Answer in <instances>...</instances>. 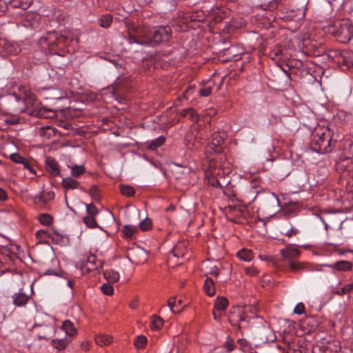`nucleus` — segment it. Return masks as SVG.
I'll return each instance as SVG.
<instances>
[{
  "instance_id": "nucleus-39",
  "label": "nucleus",
  "mask_w": 353,
  "mask_h": 353,
  "mask_svg": "<svg viewBox=\"0 0 353 353\" xmlns=\"http://www.w3.org/2000/svg\"><path fill=\"white\" fill-rule=\"evenodd\" d=\"M147 342V339L145 336L140 335L138 336L134 341V345L138 348L143 347Z\"/></svg>"
},
{
  "instance_id": "nucleus-8",
  "label": "nucleus",
  "mask_w": 353,
  "mask_h": 353,
  "mask_svg": "<svg viewBox=\"0 0 353 353\" xmlns=\"http://www.w3.org/2000/svg\"><path fill=\"white\" fill-rule=\"evenodd\" d=\"M46 168L48 172L54 176L60 174V169L58 162L52 157H47L46 160Z\"/></svg>"
},
{
  "instance_id": "nucleus-2",
  "label": "nucleus",
  "mask_w": 353,
  "mask_h": 353,
  "mask_svg": "<svg viewBox=\"0 0 353 353\" xmlns=\"http://www.w3.org/2000/svg\"><path fill=\"white\" fill-rule=\"evenodd\" d=\"M328 32L339 42L346 43L353 37V26L347 19L337 20L328 26Z\"/></svg>"
},
{
  "instance_id": "nucleus-35",
  "label": "nucleus",
  "mask_w": 353,
  "mask_h": 353,
  "mask_svg": "<svg viewBox=\"0 0 353 353\" xmlns=\"http://www.w3.org/2000/svg\"><path fill=\"white\" fill-rule=\"evenodd\" d=\"M283 54V50L281 46L275 47L269 54V57L272 59H276L277 57Z\"/></svg>"
},
{
  "instance_id": "nucleus-37",
  "label": "nucleus",
  "mask_w": 353,
  "mask_h": 353,
  "mask_svg": "<svg viewBox=\"0 0 353 353\" xmlns=\"http://www.w3.org/2000/svg\"><path fill=\"white\" fill-rule=\"evenodd\" d=\"M352 290H353V283H348V284L345 285L344 287H343L341 288V291L336 292V294L342 296V295L350 293Z\"/></svg>"
},
{
  "instance_id": "nucleus-49",
  "label": "nucleus",
  "mask_w": 353,
  "mask_h": 353,
  "mask_svg": "<svg viewBox=\"0 0 353 353\" xmlns=\"http://www.w3.org/2000/svg\"><path fill=\"white\" fill-rule=\"evenodd\" d=\"M89 192L90 195L94 198L97 199L98 196V188L97 185H92L90 188Z\"/></svg>"
},
{
  "instance_id": "nucleus-24",
  "label": "nucleus",
  "mask_w": 353,
  "mask_h": 353,
  "mask_svg": "<svg viewBox=\"0 0 353 353\" xmlns=\"http://www.w3.org/2000/svg\"><path fill=\"white\" fill-rule=\"evenodd\" d=\"M55 128L47 125L41 128L39 134L40 136L49 139L55 135Z\"/></svg>"
},
{
  "instance_id": "nucleus-38",
  "label": "nucleus",
  "mask_w": 353,
  "mask_h": 353,
  "mask_svg": "<svg viewBox=\"0 0 353 353\" xmlns=\"http://www.w3.org/2000/svg\"><path fill=\"white\" fill-rule=\"evenodd\" d=\"M101 290L103 292V294L108 296H110L113 294L114 290L112 285L108 283L103 284L101 286Z\"/></svg>"
},
{
  "instance_id": "nucleus-40",
  "label": "nucleus",
  "mask_w": 353,
  "mask_h": 353,
  "mask_svg": "<svg viewBox=\"0 0 353 353\" xmlns=\"http://www.w3.org/2000/svg\"><path fill=\"white\" fill-rule=\"evenodd\" d=\"M10 159L16 163H23L25 159V157H22L18 153H14L10 154Z\"/></svg>"
},
{
  "instance_id": "nucleus-25",
  "label": "nucleus",
  "mask_w": 353,
  "mask_h": 353,
  "mask_svg": "<svg viewBox=\"0 0 353 353\" xmlns=\"http://www.w3.org/2000/svg\"><path fill=\"white\" fill-rule=\"evenodd\" d=\"M32 3V0H11V4L13 7L26 10Z\"/></svg>"
},
{
  "instance_id": "nucleus-54",
  "label": "nucleus",
  "mask_w": 353,
  "mask_h": 353,
  "mask_svg": "<svg viewBox=\"0 0 353 353\" xmlns=\"http://www.w3.org/2000/svg\"><path fill=\"white\" fill-rule=\"evenodd\" d=\"M8 199V195L6 191L0 188V201H6Z\"/></svg>"
},
{
  "instance_id": "nucleus-46",
  "label": "nucleus",
  "mask_w": 353,
  "mask_h": 353,
  "mask_svg": "<svg viewBox=\"0 0 353 353\" xmlns=\"http://www.w3.org/2000/svg\"><path fill=\"white\" fill-rule=\"evenodd\" d=\"M239 324L242 325V323L247 322V315L245 314L244 311L241 308L239 310Z\"/></svg>"
},
{
  "instance_id": "nucleus-13",
  "label": "nucleus",
  "mask_w": 353,
  "mask_h": 353,
  "mask_svg": "<svg viewBox=\"0 0 353 353\" xmlns=\"http://www.w3.org/2000/svg\"><path fill=\"white\" fill-rule=\"evenodd\" d=\"M279 229L281 233L288 236V237H291L298 232L296 229L292 227L291 222H283L279 226Z\"/></svg>"
},
{
  "instance_id": "nucleus-58",
  "label": "nucleus",
  "mask_w": 353,
  "mask_h": 353,
  "mask_svg": "<svg viewBox=\"0 0 353 353\" xmlns=\"http://www.w3.org/2000/svg\"><path fill=\"white\" fill-rule=\"evenodd\" d=\"M225 347L228 352H231L234 349V345L231 342H226Z\"/></svg>"
},
{
  "instance_id": "nucleus-31",
  "label": "nucleus",
  "mask_w": 353,
  "mask_h": 353,
  "mask_svg": "<svg viewBox=\"0 0 353 353\" xmlns=\"http://www.w3.org/2000/svg\"><path fill=\"white\" fill-rule=\"evenodd\" d=\"M163 325V319L157 316H154L150 323L152 330H159Z\"/></svg>"
},
{
  "instance_id": "nucleus-9",
  "label": "nucleus",
  "mask_w": 353,
  "mask_h": 353,
  "mask_svg": "<svg viewBox=\"0 0 353 353\" xmlns=\"http://www.w3.org/2000/svg\"><path fill=\"white\" fill-rule=\"evenodd\" d=\"M119 227H121V232L123 237L127 239H133L135 238V234L138 232L139 229L132 225H125L121 226L120 222H117Z\"/></svg>"
},
{
  "instance_id": "nucleus-19",
  "label": "nucleus",
  "mask_w": 353,
  "mask_h": 353,
  "mask_svg": "<svg viewBox=\"0 0 353 353\" xmlns=\"http://www.w3.org/2000/svg\"><path fill=\"white\" fill-rule=\"evenodd\" d=\"M112 342V337L105 334H99L95 337V343L99 345H108Z\"/></svg>"
},
{
  "instance_id": "nucleus-16",
  "label": "nucleus",
  "mask_w": 353,
  "mask_h": 353,
  "mask_svg": "<svg viewBox=\"0 0 353 353\" xmlns=\"http://www.w3.org/2000/svg\"><path fill=\"white\" fill-rule=\"evenodd\" d=\"M203 290L209 296H213L215 294L216 292V287L214 281L211 277H207L205 279L204 285H203Z\"/></svg>"
},
{
  "instance_id": "nucleus-64",
  "label": "nucleus",
  "mask_w": 353,
  "mask_h": 353,
  "mask_svg": "<svg viewBox=\"0 0 353 353\" xmlns=\"http://www.w3.org/2000/svg\"><path fill=\"white\" fill-rule=\"evenodd\" d=\"M137 303H136V302H134V303H132L130 304V307H132V308H133V309L137 308Z\"/></svg>"
},
{
  "instance_id": "nucleus-36",
  "label": "nucleus",
  "mask_w": 353,
  "mask_h": 353,
  "mask_svg": "<svg viewBox=\"0 0 353 353\" xmlns=\"http://www.w3.org/2000/svg\"><path fill=\"white\" fill-rule=\"evenodd\" d=\"M191 138H192V136L189 134H188L185 137V140L187 141V147L191 150L197 148L199 146V142L196 140H194L193 142H191L190 141Z\"/></svg>"
},
{
  "instance_id": "nucleus-12",
  "label": "nucleus",
  "mask_w": 353,
  "mask_h": 353,
  "mask_svg": "<svg viewBox=\"0 0 353 353\" xmlns=\"http://www.w3.org/2000/svg\"><path fill=\"white\" fill-rule=\"evenodd\" d=\"M188 243L186 241L179 242L173 248L172 252L175 257H184L188 253Z\"/></svg>"
},
{
  "instance_id": "nucleus-57",
  "label": "nucleus",
  "mask_w": 353,
  "mask_h": 353,
  "mask_svg": "<svg viewBox=\"0 0 353 353\" xmlns=\"http://www.w3.org/2000/svg\"><path fill=\"white\" fill-rule=\"evenodd\" d=\"M88 228H94L98 227L97 222H84Z\"/></svg>"
},
{
  "instance_id": "nucleus-7",
  "label": "nucleus",
  "mask_w": 353,
  "mask_h": 353,
  "mask_svg": "<svg viewBox=\"0 0 353 353\" xmlns=\"http://www.w3.org/2000/svg\"><path fill=\"white\" fill-rule=\"evenodd\" d=\"M300 251L298 249L290 247L286 248L281 250V254L285 261V265L288 264V261H294L300 255Z\"/></svg>"
},
{
  "instance_id": "nucleus-14",
  "label": "nucleus",
  "mask_w": 353,
  "mask_h": 353,
  "mask_svg": "<svg viewBox=\"0 0 353 353\" xmlns=\"http://www.w3.org/2000/svg\"><path fill=\"white\" fill-rule=\"evenodd\" d=\"M168 305L173 313H179L184 305H182L181 299L176 300L174 296L170 297L168 301Z\"/></svg>"
},
{
  "instance_id": "nucleus-17",
  "label": "nucleus",
  "mask_w": 353,
  "mask_h": 353,
  "mask_svg": "<svg viewBox=\"0 0 353 353\" xmlns=\"http://www.w3.org/2000/svg\"><path fill=\"white\" fill-rule=\"evenodd\" d=\"M12 299H13V303L15 305L21 307V306L25 305L27 303V302L29 299V297L24 293H18V294H14L12 296Z\"/></svg>"
},
{
  "instance_id": "nucleus-51",
  "label": "nucleus",
  "mask_w": 353,
  "mask_h": 353,
  "mask_svg": "<svg viewBox=\"0 0 353 353\" xmlns=\"http://www.w3.org/2000/svg\"><path fill=\"white\" fill-rule=\"evenodd\" d=\"M23 161V162L21 163V164H22L23 165L24 168L28 170L30 172L34 173V170L32 168L30 161L28 160H27L26 158H25L24 161Z\"/></svg>"
},
{
  "instance_id": "nucleus-30",
  "label": "nucleus",
  "mask_w": 353,
  "mask_h": 353,
  "mask_svg": "<svg viewBox=\"0 0 353 353\" xmlns=\"http://www.w3.org/2000/svg\"><path fill=\"white\" fill-rule=\"evenodd\" d=\"M71 174L74 177H79L85 172V168L82 165H75L70 167Z\"/></svg>"
},
{
  "instance_id": "nucleus-4",
  "label": "nucleus",
  "mask_w": 353,
  "mask_h": 353,
  "mask_svg": "<svg viewBox=\"0 0 353 353\" xmlns=\"http://www.w3.org/2000/svg\"><path fill=\"white\" fill-rule=\"evenodd\" d=\"M47 225L46 230H39L37 232V236L38 237H43L46 236L51 238L52 241H59L63 239L65 236V233L63 230H57L52 226V222H45Z\"/></svg>"
},
{
  "instance_id": "nucleus-6",
  "label": "nucleus",
  "mask_w": 353,
  "mask_h": 353,
  "mask_svg": "<svg viewBox=\"0 0 353 353\" xmlns=\"http://www.w3.org/2000/svg\"><path fill=\"white\" fill-rule=\"evenodd\" d=\"M228 306V300L224 296H218L214 300L212 314L214 320L219 321L221 316V312Z\"/></svg>"
},
{
  "instance_id": "nucleus-41",
  "label": "nucleus",
  "mask_w": 353,
  "mask_h": 353,
  "mask_svg": "<svg viewBox=\"0 0 353 353\" xmlns=\"http://www.w3.org/2000/svg\"><path fill=\"white\" fill-rule=\"evenodd\" d=\"M188 111H189L188 116H189L190 119H191V121H192L194 122L198 121L199 114L196 112V111L192 108H189Z\"/></svg>"
},
{
  "instance_id": "nucleus-62",
  "label": "nucleus",
  "mask_w": 353,
  "mask_h": 353,
  "mask_svg": "<svg viewBox=\"0 0 353 353\" xmlns=\"http://www.w3.org/2000/svg\"><path fill=\"white\" fill-rule=\"evenodd\" d=\"M65 39H66L65 37L61 35L59 38L57 39V42L61 43V42L65 41Z\"/></svg>"
},
{
  "instance_id": "nucleus-20",
  "label": "nucleus",
  "mask_w": 353,
  "mask_h": 353,
  "mask_svg": "<svg viewBox=\"0 0 353 353\" xmlns=\"http://www.w3.org/2000/svg\"><path fill=\"white\" fill-rule=\"evenodd\" d=\"M239 310L240 307L235 308L234 311L231 312L229 316V322L232 326H237L240 330L243 326L239 324Z\"/></svg>"
},
{
  "instance_id": "nucleus-45",
  "label": "nucleus",
  "mask_w": 353,
  "mask_h": 353,
  "mask_svg": "<svg viewBox=\"0 0 353 353\" xmlns=\"http://www.w3.org/2000/svg\"><path fill=\"white\" fill-rule=\"evenodd\" d=\"M245 270L246 274L251 276H256L258 274V270L254 267L246 268Z\"/></svg>"
},
{
  "instance_id": "nucleus-3",
  "label": "nucleus",
  "mask_w": 353,
  "mask_h": 353,
  "mask_svg": "<svg viewBox=\"0 0 353 353\" xmlns=\"http://www.w3.org/2000/svg\"><path fill=\"white\" fill-rule=\"evenodd\" d=\"M171 28L170 26H159L152 32V37L148 41L138 39L129 33L128 41L130 43H138L141 45L154 46L163 42H167L171 37Z\"/></svg>"
},
{
  "instance_id": "nucleus-34",
  "label": "nucleus",
  "mask_w": 353,
  "mask_h": 353,
  "mask_svg": "<svg viewBox=\"0 0 353 353\" xmlns=\"http://www.w3.org/2000/svg\"><path fill=\"white\" fill-rule=\"evenodd\" d=\"M69 341H70L68 339L53 340L52 343L56 348L59 350H63L65 348Z\"/></svg>"
},
{
  "instance_id": "nucleus-60",
  "label": "nucleus",
  "mask_w": 353,
  "mask_h": 353,
  "mask_svg": "<svg viewBox=\"0 0 353 353\" xmlns=\"http://www.w3.org/2000/svg\"><path fill=\"white\" fill-rule=\"evenodd\" d=\"M11 95L14 97V99L17 101H23V99L21 97L19 96L18 94H17L14 92L13 94H12Z\"/></svg>"
},
{
  "instance_id": "nucleus-22",
  "label": "nucleus",
  "mask_w": 353,
  "mask_h": 353,
  "mask_svg": "<svg viewBox=\"0 0 353 353\" xmlns=\"http://www.w3.org/2000/svg\"><path fill=\"white\" fill-rule=\"evenodd\" d=\"M165 141V139L163 136H160L156 139L148 142L147 148L150 150H155L157 148L163 145Z\"/></svg>"
},
{
  "instance_id": "nucleus-44",
  "label": "nucleus",
  "mask_w": 353,
  "mask_h": 353,
  "mask_svg": "<svg viewBox=\"0 0 353 353\" xmlns=\"http://www.w3.org/2000/svg\"><path fill=\"white\" fill-rule=\"evenodd\" d=\"M294 312L296 314H302L305 312V305L303 303H298L294 309Z\"/></svg>"
},
{
  "instance_id": "nucleus-47",
  "label": "nucleus",
  "mask_w": 353,
  "mask_h": 353,
  "mask_svg": "<svg viewBox=\"0 0 353 353\" xmlns=\"http://www.w3.org/2000/svg\"><path fill=\"white\" fill-rule=\"evenodd\" d=\"M277 5H278V1L277 0H272L271 1L269 2L268 5V6H265V8H264L265 10H274L277 8Z\"/></svg>"
},
{
  "instance_id": "nucleus-43",
  "label": "nucleus",
  "mask_w": 353,
  "mask_h": 353,
  "mask_svg": "<svg viewBox=\"0 0 353 353\" xmlns=\"http://www.w3.org/2000/svg\"><path fill=\"white\" fill-rule=\"evenodd\" d=\"M212 88L211 86L203 88L200 89L199 94L202 97H208L212 93Z\"/></svg>"
},
{
  "instance_id": "nucleus-42",
  "label": "nucleus",
  "mask_w": 353,
  "mask_h": 353,
  "mask_svg": "<svg viewBox=\"0 0 353 353\" xmlns=\"http://www.w3.org/2000/svg\"><path fill=\"white\" fill-rule=\"evenodd\" d=\"M54 194L52 192H44L40 196L41 199L44 202H47L48 201L52 200L54 199Z\"/></svg>"
},
{
  "instance_id": "nucleus-55",
  "label": "nucleus",
  "mask_w": 353,
  "mask_h": 353,
  "mask_svg": "<svg viewBox=\"0 0 353 353\" xmlns=\"http://www.w3.org/2000/svg\"><path fill=\"white\" fill-rule=\"evenodd\" d=\"M5 123L6 124H9V125H15L19 123V119H6L5 121Z\"/></svg>"
},
{
  "instance_id": "nucleus-53",
  "label": "nucleus",
  "mask_w": 353,
  "mask_h": 353,
  "mask_svg": "<svg viewBox=\"0 0 353 353\" xmlns=\"http://www.w3.org/2000/svg\"><path fill=\"white\" fill-rule=\"evenodd\" d=\"M209 274L214 277H217L219 274V271L218 268L216 266H214L211 268Z\"/></svg>"
},
{
  "instance_id": "nucleus-63",
  "label": "nucleus",
  "mask_w": 353,
  "mask_h": 353,
  "mask_svg": "<svg viewBox=\"0 0 353 353\" xmlns=\"http://www.w3.org/2000/svg\"><path fill=\"white\" fill-rule=\"evenodd\" d=\"M323 223L325 225V228L327 231H328L330 228L331 229V227L326 222H323Z\"/></svg>"
},
{
  "instance_id": "nucleus-10",
  "label": "nucleus",
  "mask_w": 353,
  "mask_h": 353,
  "mask_svg": "<svg viewBox=\"0 0 353 353\" xmlns=\"http://www.w3.org/2000/svg\"><path fill=\"white\" fill-rule=\"evenodd\" d=\"M325 266L329 267L338 271L347 272L352 270L353 265L348 261L342 260L336 261L333 264H326Z\"/></svg>"
},
{
  "instance_id": "nucleus-28",
  "label": "nucleus",
  "mask_w": 353,
  "mask_h": 353,
  "mask_svg": "<svg viewBox=\"0 0 353 353\" xmlns=\"http://www.w3.org/2000/svg\"><path fill=\"white\" fill-rule=\"evenodd\" d=\"M0 46L2 47L3 51L6 54H14L17 52V48L6 41H0Z\"/></svg>"
},
{
  "instance_id": "nucleus-26",
  "label": "nucleus",
  "mask_w": 353,
  "mask_h": 353,
  "mask_svg": "<svg viewBox=\"0 0 353 353\" xmlns=\"http://www.w3.org/2000/svg\"><path fill=\"white\" fill-rule=\"evenodd\" d=\"M104 277L111 283H116L119 280L120 275L118 272L114 270H106L103 273Z\"/></svg>"
},
{
  "instance_id": "nucleus-61",
  "label": "nucleus",
  "mask_w": 353,
  "mask_h": 353,
  "mask_svg": "<svg viewBox=\"0 0 353 353\" xmlns=\"http://www.w3.org/2000/svg\"><path fill=\"white\" fill-rule=\"evenodd\" d=\"M272 196L273 199L277 203V204L279 205V199L277 197V196L273 193Z\"/></svg>"
},
{
  "instance_id": "nucleus-21",
  "label": "nucleus",
  "mask_w": 353,
  "mask_h": 353,
  "mask_svg": "<svg viewBox=\"0 0 353 353\" xmlns=\"http://www.w3.org/2000/svg\"><path fill=\"white\" fill-rule=\"evenodd\" d=\"M62 329L65 331L66 335L69 336H73L77 334L76 328L69 320H66L63 323Z\"/></svg>"
},
{
  "instance_id": "nucleus-48",
  "label": "nucleus",
  "mask_w": 353,
  "mask_h": 353,
  "mask_svg": "<svg viewBox=\"0 0 353 353\" xmlns=\"http://www.w3.org/2000/svg\"><path fill=\"white\" fill-rule=\"evenodd\" d=\"M139 228L143 231H146L152 228V222H140Z\"/></svg>"
},
{
  "instance_id": "nucleus-27",
  "label": "nucleus",
  "mask_w": 353,
  "mask_h": 353,
  "mask_svg": "<svg viewBox=\"0 0 353 353\" xmlns=\"http://www.w3.org/2000/svg\"><path fill=\"white\" fill-rule=\"evenodd\" d=\"M237 256L242 261H250L253 258V253L250 250L244 248L237 252Z\"/></svg>"
},
{
  "instance_id": "nucleus-29",
  "label": "nucleus",
  "mask_w": 353,
  "mask_h": 353,
  "mask_svg": "<svg viewBox=\"0 0 353 353\" xmlns=\"http://www.w3.org/2000/svg\"><path fill=\"white\" fill-rule=\"evenodd\" d=\"M112 22V17L110 14H105L102 16L99 20V24L101 27L107 28H109Z\"/></svg>"
},
{
  "instance_id": "nucleus-59",
  "label": "nucleus",
  "mask_w": 353,
  "mask_h": 353,
  "mask_svg": "<svg viewBox=\"0 0 353 353\" xmlns=\"http://www.w3.org/2000/svg\"><path fill=\"white\" fill-rule=\"evenodd\" d=\"M188 113H189L188 108L184 109V110H183L181 111V116L183 117H188Z\"/></svg>"
},
{
  "instance_id": "nucleus-50",
  "label": "nucleus",
  "mask_w": 353,
  "mask_h": 353,
  "mask_svg": "<svg viewBox=\"0 0 353 353\" xmlns=\"http://www.w3.org/2000/svg\"><path fill=\"white\" fill-rule=\"evenodd\" d=\"M44 275H48V276H51V275H53V276H59V270H54V269H47L44 273H43Z\"/></svg>"
},
{
  "instance_id": "nucleus-56",
  "label": "nucleus",
  "mask_w": 353,
  "mask_h": 353,
  "mask_svg": "<svg viewBox=\"0 0 353 353\" xmlns=\"http://www.w3.org/2000/svg\"><path fill=\"white\" fill-rule=\"evenodd\" d=\"M105 214V216H106L107 219H114L115 218L114 217V215L113 214L108 210H104V211L103 212Z\"/></svg>"
},
{
  "instance_id": "nucleus-52",
  "label": "nucleus",
  "mask_w": 353,
  "mask_h": 353,
  "mask_svg": "<svg viewBox=\"0 0 353 353\" xmlns=\"http://www.w3.org/2000/svg\"><path fill=\"white\" fill-rule=\"evenodd\" d=\"M38 221H52V217L48 214H41L38 218Z\"/></svg>"
},
{
  "instance_id": "nucleus-33",
  "label": "nucleus",
  "mask_w": 353,
  "mask_h": 353,
  "mask_svg": "<svg viewBox=\"0 0 353 353\" xmlns=\"http://www.w3.org/2000/svg\"><path fill=\"white\" fill-rule=\"evenodd\" d=\"M120 191L122 194L127 196H131L134 195L135 192L134 188L132 186L125 185H120Z\"/></svg>"
},
{
  "instance_id": "nucleus-11",
  "label": "nucleus",
  "mask_w": 353,
  "mask_h": 353,
  "mask_svg": "<svg viewBox=\"0 0 353 353\" xmlns=\"http://www.w3.org/2000/svg\"><path fill=\"white\" fill-rule=\"evenodd\" d=\"M243 54V49H239L236 47L229 48L224 50V55L227 57L229 61H237L241 59V55Z\"/></svg>"
},
{
  "instance_id": "nucleus-23",
  "label": "nucleus",
  "mask_w": 353,
  "mask_h": 353,
  "mask_svg": "<svg viewBox=\"0 0 353 353\" xmlns=\"http://www.w3.org/2000/svg\"><path fill=\"white\" fill-rule=\"evenodd\" d=\"M62 185L67 190H73L78 188L79 183L72 177H67L63 179Z\"/></svg>"
},
{
  "instance_id": "nucleus-18",
  "label": "nucleus",
  "mask_w": 353,
  "mask_h": 353,
  "mask_svg": "<svg viewBox=\"0 0 353 353\" xmlns=\"http://www.w3.org/2000/svg\"><path fill=\"white\" fill-rule=\"evenodd\" d=\"M307 264L303 262H297L295 261H288V264L286 265L287 267L290 268L292 272H297L299 270H306L307 268Z\"/></svg>"
},
{
  "instance_id": "nucleus-1",
  "label": "nucleus",
  "mask_w": 353,
  "mask_h": 353,
  "mask_svg": "<svg viewBox=\"0 0 353 353\" xmlns=\"http://www.w3.org/2000/svg\"><path fill=\"white\" fill-rule=\"evenodd\" d=\"M332 140V134L328 128H316L311 135L310 149L319 154H325L332 151L335 146Z\"/></svg>"
},
{
  "instance_id": "nucleus-5",
  "label": "nucleus",
  "mask_w": 353,
  "mask_h": 353,
  "mask_svg": "<svg viewBox=\"0 0 353 353\" xmlns=\"http://www.w3.org/2000/svg\"><path fill=\"white\" fill-rule=\"evenodd\" d=\"M225 134L224 132H215L212 135L211 142L208 145L210 150H214L216 153L222 151V144L224 143L225 139Z\"/></svg>"
},
{
  "instance_id": "nucleus-15",
  "label": "nucleus",
  "mask_w": 353,
  "mask_h": 353,
  "mask_svg": "<svg viewBox=\"0 0 353 353\" xmlns=\"http://www.w3.org/2000/svg\"><path fill=\"white\" fill-rule=\"evenodd\" d=\"M339 61L343 65L350 66L353 65V52L343 51L339 55Z\"/></svg>"
},
{
  "instance_id": "nucleus-32",
  "label": "nucleus",
  "mask_w": 353,
  "mask_h": 353,
  "mask_svg": "<svg viewBox=\"0 0 353 353\" xmlns=\"http://www.w3.org/2000/svg\"><path fill=\"white\" fill-rule=\"evenodd\" d=\"M86 210L88 215L90 217V221H95V216L99 213V210L93 204H89L86 206Z\"/></svg>"
}]
</instances>
